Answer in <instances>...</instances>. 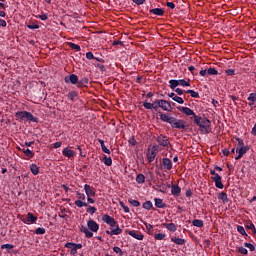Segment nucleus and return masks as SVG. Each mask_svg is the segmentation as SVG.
I'll return each mask as SVG.
<instances>
[{
  "instance_id": "nucleus-6",
  "label": "nucleus",
  "mask_w": 256,
  "mask_h": 256,
  "mask_svg": "<svg viewBox=\"0 0 256 256\" xmlns=\"http://www.w3.org/2000/svg\"><path fill=\"white\" fill-rule=\"evenodd\" d=\"M76 195L78 197V200H76L74 202V205H76V207H79L81 209V207H88L89 206V204H87V202H84L85 199H86V196H85L84 193L77 192Z\"/></svg>"
},
{
  "instance_id": "nucleus-14",
  "label": "nucleus",
  "mask_w": 256,
  "mask_h": 256,
  "mask_svg": "<svg viewBox=\"0 0 256 256\" xmlns=\"http://www.w3.org/2000/svg\"><path fill=\"white\" fill-rule=\"evenodd\" d=\"M168 189H171V193L174 197H179L181 195V187H179V185L168 184Z\"/></svg>"
},
{
  "instance_id": "nucleus-50",
  "label": "nucleus",
  "mask_w": 256,
  "mask_h": 256,
  "mask_svg": "<svg viewBox=\"0 0 256 256\" xmlns=\"http://www.w3.org/2000/svg\"><path fill=\"white\" fill-rule=\"evenodd\" d=\"M238 253H240L241 255H248L249 251L247 250V248L240 246L238 248Z\"/></svg>"
},
{
  "instance_id": "nucleus-61",
  "label": "nucleus",
  "mask_w": 256,
  "mask_h": 256,
  "mask_svg": "<svg viewBox=\"0 0 256 256\" xmlns=\"http://www.w3.org/2000/svg\"><path fill=\"white\" fill-rule=\"evenodd\" d=\"M225 73L226 75L233 76L235 75V69H227Z\"/></svg>"
},
{
  "instance_id": "nucleus-62",
  "label": "nucleus",
  "mask_w": 256,
  "mask_h": 256,
  "mask_svg": "<svg viewBox=\"0 0 256 256\" xmlns=\"http://www.w3.org/2000/svg\"><path fill=\"white\" fill-rule=\"evenodd\" d=\"M148 233H151V231H153V225L151 224H147V223H144Z\"/></svg>"
},
{
  "instance_id": "nucleus-48",
  "label": "nucleus",
  "mask_w": 256,
  "mask_h": 256,
  "mask_svg": "<svg viewBox=\"0 0 256 256\" xmlns=\"http://www.w3.org/2000/svg\"><path fill=\"white\" fill-rule=\"evenodd\" d=\"M207 75H219V71H217L215 68H208Z\"/></svg>"
},
{
  "instance_id": "nucleus-33",
  "label": "nucleus",
  "mask_w": 256,
  "mask_h": 256,
  "mask_svg": "<svg viewBox=\"0 0 256 256\" xmlns=\"http://www.w3.org/2000/svg\"><path fill=\"white\" fill-rule=\"evenodd\" d=\"M79 97V93L77 91H70L68 94H67V98L70 100V101H75V98Z\"/></svg>"
},
{
  "instance_id": "nucleus-46",
  "label": "nucleus",
  "mask_w": 256,
  "mask_h": 256,
  "mask_svg": "<svg viewBox=\"0 0 256 256\" xmlns=\"http://www.w3.org/2000/svg\"><path fill=\"white\" fill-rule=\"evenodd\" d=\"M86 211L90 215H95V213H97V208H95V206H88Z\"/></svg>"
},
{
  "instance_id": "nucleus-4",
  "label": "nucleus",
  "mask_w": 256,
  "mask_h": 256,
  "mask_svg": "<svg viewBox=\"0 0 256 256\" xmlns=\"http://www.w3.org/2000/svg\"><path fill=\"white\" fill-rule=\"evenodd\" d=\"M16 119L20 121H29L30 123H39V118L34 117L31 112L18 111L15 113Z\"/></svg>"
},
{
  "instance_id": "nucleus-5",
  "label": "nucleus",
  "mask_w": 256,
  "mask_h": 256,
  "mask_svg": "<svg viewBox=\"0 0 256 256\" xmlns=\"http://www.w3.org/2000/svg\"><path fill=\"white\" fill-rule=\"evenodd\" d=\"M160 106V99H156L153 103L147 102V100L143 103V107L148 110L154 109V111H159Z\"/></svg>"
},
{
  "instance_id": "nucleus-15",
  "label": "nucleus",
  "mask_w": 256,
  "mask_h": 256,
  "mask_svg": "<svg viewBox=\"0 0 256 256\" xmlns=\"http://www.w3.org/2000/svg\"><path fill=\"white\" fill-rule=\"evenodd\" d=\"M87 226L88 229L92 231V233H97V231H99V225L97 224V222H95V220H89L87 222Z\"/></svg>"
},
{
  "instance_id": "nucleus-16",
  "label": "nucleus",
  "mask_w": 256,
  "mask_h": 256,
  "mask_svg": "<svg viewBox=\"0 0 256 256\" xmlns=\"http://www.w3.org/2000/svg\"><path fill=\"white\" fill-rule=\"evenodd\" d=\"M84 191H85L87 197H95V195H96L95 188H93L89 184H85L84 185Z\"/></svg>"
},
{
  "instance_id": "nucleus-10",
  "label": "nucleus",
  "mask_w": 256,
  "mask_h": 256,
  "mask_svg": "<svg viewBox=\"0 0 256 256\" xmlns=\"http://www.w3.org/2000/svg\"><path fill=\"white\" fill-rule=\"evenodd\" d=\"M156 141L161 147H169L171 145V142L168 140L167 136L165 135L158 136Z\"/></svg>"
},
{
  "instance_id": "nucleus-24",
  "label": "nucleus",
  "mask_w": 256,
  "mask_h": 256,
  "mask_svg": "<svg viewBox=\"0 0 256 256\" xmlns=\"http://www.w3.org/2000/svg\"><path fill=\"white\" fill-rule=\"evenodd\" d=\"M80 231L81 233H84L87 239H91V237H93V232L89 231V228L87 226H81Z\"/></svg>"
},
{
  "instance_id": "nucleus-27",
  "label": "nucleus",
  "mask_w": 256,
  "mask_h": 256,
  "mask_svg": "<svg viewBox=\"0 0 256 256\" xmlns=\"http://www.w3.org/2000/svg\"><path fill=\"white\" fill-rule=\"evenodd\" d=\"M155 157H157L155 150H151L147 153V160L149 163H153L155 161Z\"/></svg>"
},
{
  "instance_id": "nucleus-25",
  "label": "nucleus",
  "mask_w": 256,
  "mask_h": 256,
  "mask_svg": "<svg viewBox=\"0 0 256 256\" xmlns=\"http://www.w3.org/2000/svg\"><path fill=\"white\" fill-rule=\"evenodd\" d=\"M154 203H155V207H157V209H165V207H167V204H165L163 202V199H161V198H155Z\"/></svg>"
},
{
  "instance_id": "nucleus-2",
  "label": "nucleus",
  "mask_w": 256,
  "mask_h": 256,
  "mask_svg": "<svg viewBox=\"0 0 256 256\" xmlns=\"http://www.w3.org/2000/svg\"><path fill=\"white\" fill-rule=\"evenodd\" d=\"M102 221L111 227V230H106V235H121L123 229L119 227V223L115 221V218L111 217L109 214L102 215Z\"/></svg>"
},
{
  "instance_id": "nucleus-32",
  "label": "nucleus",
  "mask_w": 256,
  "mask_h": 256,
  "mask_svg": "<svg viewBox=\"0 0 256 256\" xmlns=\"http://www.w3.org/2000/svg\"><path fill=\"white\" fill-rule=\"evenodd\" d=\"M163 225L164 227H166V229H168V231H171L172 233H175V231H177V226H175L174 223H164Z\"/></svg>"
},
{
  "instance_id": "nucleus-57",
  "label": "nucleus",
  "mask_w": 256,
  "mask_h": 256,
  "mask_svg": "<svg viewBox=\"0 0 256 256\" xmlns=\"http://www.w3.org/2000/svg\"><path fill=\"white\" fill-rule=\"evenodd\" d=\"M128 143L129 145H132L134 147L135 145H137V140H135V137L132 136L129 138Z\"/></svg>"
},
{
  "instance_id": "nucleus-59",
  "label": "nucleus",
  "mask_w": 256,
  "mask_h": 256,
  "mask_svg": "<svg viewBox=\"0 0 256 256\" xmlns=\"http://www.w3.org/2000/svg\"><path fill=\"white\" fill-rule=\"evenodd\" d=\"M101 149L103 153H106L107 155H111V150H109L107 146H105V144L101 146Z\"/></svg>"
},
{
  "instance_id": "nucleus-13",
  "label": "nucleus",
  "mask_w": 256,
  "mask_h": 256,
  "mask_svg": "<svg viewBox=\"0 0 256 256\" xmlns=\"http://www.w3.org/2000/svg\"><path fill=\"white\" fill-rule=\"evenodd\" d=\"M221 176L217 173L216 175L212 176V181H214L215 183V187H217V189H223V187H225V185H223V182L221 181Z\"/></svg>"
},
{
  "instance_id": "nucleus-1",
  "label": "nucleus",
  "mask_w": 256,
  "mask_h": 256,
  "mask_svg": "<svg viewBox=\"0 0 256 256\" xmlns=\"http://www.w3.org/2000/svg\"><path fill=\"white\" fill-rule=\"evenodd\" d=\"M160 120L164 123H169L171 125L172 129H187V125L185 120L183 119H177L169 113H160L159 114Z\"/></svg>"
},
{
  "instance_id": "nucleus-29",
  "label": "nucleus",
  "mask_w": 256,
  "mask_h": 256,
  "mask_svg": "<svg viewBox=\"0 0 256 256\" xmlns=\"http://www.w3.org/2000/svg\"><path fill=\"white\" fill-rule=\"evenodd\" d=\"M102 161L106 167H111V165H113V159L107 155L103 156Z\"/></svg>"
},
{
  "instance_id": "nucleus-43",
  "label": "nucleus",
  "mask_w": 256,
  "mask_h": 256,
  "mask_svg": "<svg viewBox=\"0 0 256 256\" xmlns=\"http://www.w3.org/2000/svg\"><path fill=\"white\" fill-rule=\"evenodd\" d=\"M1 249H7V253H11V249H15L13 244H3Z\"/></svg>"
},
{
  "instance_id": "nucleus-53",
  "label": "nucleus",
  "mask_w": 256,
  "mask_h": 256,
  "mask_svg": "<svg viewBox=\"0 0 256 256\" xmlns=\"http://www.w3.org/2000/svg\"><path fill=\"white\" fill-rule=\"evenodd\" d=\"M94 65H95V67H97L99 69V71H102V72L107 71V68H105V65H103V64L96 63Z\"/></svg>"
},
{
  "instance_id": "nucleus-22",
  "label": "nucleus",
  "mask_w": 256,
  "mask_h": 256,
  "mask_svg": "<svg viewBox=\"0 0 256 256\" xmlns=\"http://www.w3.org/2000/svg\"><path fill=\"white\" fill-rule=\"evenodd\" d=\"M157 188H155L156 191L159 193H167V189H169V184L166 185L165 183L157 184Z\"/></svg>"
},
{
  "instance_id": "nucleus-3",
  "label": "nucleus",
  "mask_w": 256,
  "mask_h": 256,
  "mask_svg": "<svg viewBox=\"0 0 256 256\" xmlns=\"http://www.w3.org/2000/svg\"><path fill=\"white\" fill-rule=\"evenodd\" d=\"M195 125L200 128L201 133L207 135L211 133V120L208 118H202L201 116H195L194 119Z\"/></svg>"
},
{
  "instance_id": "nucleus-63",
  "label": "nucleus",
  "mask_w": 256,
  "mask_h": 256,
  "mask_svg": "<svg viewBox=\"0 0 256 256\" xmlns=\"http://www.w3.org/2000/svg\"><path fill=\"white\" fill-rule=\"evenodd\" d=\"M27 28L28 29H39V25H37V24H28Z\"/></svg>"
},
{
  "instance_id": "nucleus-60",
  "label": "nucleus",
  "mask_w": 256,
  "mask_h": 256,
  "mask_svg": "<svg viewBox=\"0 0 256 256\" xmlns=\"http://www.w3.org/2000/svg\"><path fill=\"white\" fill-rule=\"evenodd\" d=\"M36 18L41 19V21H47L49 19L47 14L38 15V16H36Z\"/></svg>"
},
{
  "instance_id": "nucleus-9",
  "label": "nucleus",
  "mask_w": 256,
  "mask_h": 256,
  "mask_svg": "<svg viewBox=\"0 0 256 256\" xmlns=\"http://www.w3.org/2000/svg\"><path fill=\"white\" fill-rule=\"evenodd\" d=\"M160 109L167 111V113H171V111H173V106L169 101L160 99Z\"/></svg>"
},
{
  "instance_id": "nucleus-20",
  "label": "nucleus",
  "mask_w": 256,
  "mask_h": 256,
  "mask_svg": "<svg viewBox=\"0 0 256 256\" xmlns=\"http://www.w3.org/2000/svg\"><path fill=\"white\" fill-rule=\"evenodd\" d=\"M62 155L64 157H68V159H71L72 157H75V151L69 149V148H64L62 150Z\"/></svg>"
},
{
  "instance_id": "nucleus-35",
  "label": "nucleus",
  "mask_w": 256,
  "mask_h": 256,
  "mask_svg": "<svg viewBox=\"0 0 256 256\" xmlns=\"http://www.w3.org/2000/svg\"><path fill=\"white\" fill-rule=\"evenodd\" d=\"M143 209H146V211H151L153 209V202L151 200H148L142 204Z\"/></svg>"
},
{
  "instance_id": "nucleus-42",
  "label": "nucleus",
  "mask_w": 256,
  "mask_h": 256,
  "mask_svg": "<svg viewBox=\"0 0 256 256\" xmlns=\"http://www.w3.org/2000/svg\"><path fill=\"white\" fill-rule=\"evenodd\" d=\"M35 235H45V233H47V230L43 227H38L35 231H34Z\"/></svg>"
},
{
  "instance_id": "nucleus-28",
  "label": "nucleus",
  "mask_w": 256,
  "mask_h": 256,
  "mask_svg": "<svg viewBox=\"0 0 256 256\" xmlns=\"http://www.w3.org/2000/svg\"><path fill=\"white\" fill-rule=\"evenodd\" d=\"M22 153H24V155L28 157V159H33V157H35V152L31 151L28 148H23Z\"/></svg>"
},
{
  "instance_id": "nucleus-30",
  "label": "nucleus",
  "mask_w": 256,
  "mask_h": 256,
  "mask_svg": "<svg viewBox=\"0 0 256 256\" xmlns=\"http://www.w3.org/2000/svg\"><path fill=\"white\" fill-rule=\"evenodd\" d=\"M66 248H71V247H75V249L78 251V249H83V244H77V243H73V242H67L65 244Z\"/></svg>"
},
{
  "instance_id": "nucleus-11",
  "label": "nucleus",
  "mask_w": 256,
  "mask_h": 256,
  "mask_svg": "<svg viewBox=\"0 0 256 256\" xmlns=\"http://www.w3.org/2000/svg\"><path fill=\"white\" fill-rule=\"evenodd\" d=\"M162 169L164 171H171L173 169V162L169 158L162 159Z\"/></svg>"
},
{
  "instance_id": "nucleus-47",
  "label": "nucleus",
  "mask_w": 256,
  "mask_h": 256,
  "mask_svg": "<svg viewBox=\"0 0 256 256\" xmlns=\"http://www.w3.org/2000/svg\"><path fill=\"white\" fill-rule=\"evenodd\" d=\"M128 202L130 203V205H132L133 207H140L141 206V202L134 200V199H129Z\"/></svg>"
},
{
  "instance_id": "nucleus-7",
  "label": "nucleus",
  "mask_w": 256,
  "mask_h": 256,
  "mask_svg": "<svg viewBox=\"0 0 256 256\" xmlns=\"http://www.w3.org/2000/svg\"><path fill=\"white\" fill-rule=\"evenodd\" d=\"M178 111H180V113H184V115H186L187 117H193L195 119V117H199L197 114H195V112L189 108V107H184V106H178L177 107Z\"/></svg>"
},
{
  "instance_id": "nucleus-21",
  "label": "nucleus",
  "mask_w": 256,
  "mask_h": 256,
  "mask_svg": "<svg viewBox=\"0 0 256 256\" xmlns=\"http://www.w3.org/2000/svg\"><path fill=\"white\" fill-rule=\"evenodd\" d=\"M89 85V78L83 77L80 80H78V89H83V87H87Z\"/></svg>"
},
{
  "instance_id": "nucleus-54",
  "label": "nucleus",
  "mask_w": 256,
  "mask_h": 256,
  "mask_svg": "<svg viewBox=\"0 0 256 256\" xmlns=\"http://www.w3.org/2000/svg\"><path fill=\"white\" fill-rule=\"evenodd\" d=\"M173 101H175L176 103H179V105H183V103H185V100H183V98L179 96H175Z\"/></svg>"
},
{
  "instance_id": "nucleus-40",
  "label": "nucleus",
  "mask_w": 256,
  "mask_h": 256,
  "mask_svg": "<svg viewBox=\"0 0 256 256\" xmlns=\"http://www.w3.org/2000/svg\"><path fill=\"white\" fill-rule=\"evenodd\" d=\"M136 183H138L139 185H143V183H145V175L138 174L136 176Z\"/></svg>"
},
{
  "instance_id": "nucleus-55",
  "label": "nucleus",
  "mask_w": 256,
  "mask_h": 256,
  "mask_svg": "<svg viewBox=\"0 0 256 256\" xmlns=\"http://www.w3.org/2000/svg\"><path fill=\"white\" fill-rule=\"evenodd\" d=\"M236 141H238V148H245V142L241 138H236Z\"/></svg>"
},
{
  "instance_id": "nucleus-34",
  "label": "nucleus",
  "mask_w": 256,
  "mask_h": 256,
  "mask_svg": "<svg viewBox=\"0 0 256 256\" xmlns=\"http://www.w3.org/2000/svg\"><path fill=\"white\" fill-rule=\"evenodd\" d=\"M218 199L223 201V203H229V198L227 197V193L221 192L218 194Z\"/></svg>"
},
{
  "instance_id": "nucleus-56",
  "label": "nucleus",
  "mask_w": 256,
  "mask_h": 256,
  "mask_svg": "<svg viewBox=\"0 0 256 256\" xmlns=\"http://www.w3.org/2000/svg\"><path fill=\"white\" fill-rule=\"evenodd\" d=\"M244 247H247V249H250V251H255V245L249 242L244 243Z\"/></svg>"
},
{
  "instance_id": "nucleus-39",
  "label": "nucleus",
  "mask_w": 256,
  "mask_h": 256,
  "mask_svg": "<svg viewBox=\"0 0 256 256\" xmlns=\"http://www.w3.org/2000/svg\"><path fill=\"white\" fill-rule=\"evenodd\" d=\"M30 171L34 175H39V166H37V164H31Z\"/></svg>"
},
{
  "instance_id": "nucleus-31",
  "label": "nucleus",
  "mask_w": 256,
  "mask_h": 256,
  "mask_svg": "<svg viewBox=\"0 0 256 256\" xmlns=\"http://www.w3.org/2000/svg\"><path fill=\"white\" fill-rule=\"evenodd\" d=\"M178 86H180V87H191V80L188 79V81H186L185 79H180V80H178Z\"/></svg>"
},
{
  "instance_id": "nucleus-17",
  "label": "nucleus",
  "mask_w": 256,
  "mask_h": 256,
  "mask_svg": "<svg viewBox=\"0 0 256 256\" xmlns=\"http://www.w3.org/2000/svg\"><path fill=\"white\" fill-rule=\"evenodd\" d=\"M247 151H249L248 146H245V148H236V153H238V156L235 157V160L239 161V159H241L243 157V155H245V153H247Z\"/></svg>"
},
{
  "instance_id": "nucleus-23",
  "label": "nucleus",
  "mask_w": 256,
  "mask_h": 256,
  "mask_svg": "<svg viewBox=\"0 0 256 256\" xmlns=\"http://www.w3.org/2000/svg\"><path fill=\"white\" fill-rule=\"evenodd\" d=\"M80 231L81 233H84L87 239H91V237H93V232L89 231V228L87 226H81Z\"/></svg>"
},
{
  "instance_id": "nucleus-49",
  "label": "nucleus",
  "mask_w": 256,
  "mask_h": 256,
  "mask_svg": "<svg viewBox=\"0 0 256 256\" xmlns=\"http://www.w3.org/2000/svg\"><path fill=\"white\" fill-rule=\"evenodd\" d=\"M69 47H70V49H74L75 51H81V46H79L73 42L69 43Z\"/></svg>"
},
{
  "instance_id": "nucleus-45",
  "label": "nucleus",
  "mask_w": 256,
  "mask_h": 256,
  "mask_svg": "<svg viewBox=\"0 0 256 256\" xmlns=\"http://www.w3.org/2000/svg\"><path fill=\"white\" fill-rule=\"evenodd\" d=\"M237 231L240 233V235H243L244 237H247V232L245 231V228L243 226L238 225L237 226Z\"/></svg>"
},
{
  "instance_id": "nucleus-36",
  "label": "nucleus",
  "mask_w": 256,
  "mask_h": 256,
  "mask_svg": "<svg viewBox=\"0 0 256 256\" xmlns=\"http://www.w3.org/2000/svg\"><path fill=\"white\" fill-rule=\"evenodd\" d=\"M171 241H172V243H175L176 245H185V239H182V238L172 237Z\"/></svg>"
},
{
  "instance_id": "nucleus-37",
  "label": "nucleus",
  "mask_w": 256,
  "mask_h": 256,
  "mask_svg": "<svg viewBox=\"0 0 256 256\" xmlns=\"http://www.w3.org/2000/svg\"><path fill=\"white\" fill-rule=\"evenodd\" d=\"M192 225H193L194 227L201 228V227H203V226L205 225V223L203 222V220L194 219V220L192 221Z\"/></svg>"
},
{
  "instance_id": "nucleus-12",
  "label": "nucleus",
  "mask_w": 256,
  "mask_h": 256,
  "mask_svg": "<svg viewBox=\"0 0 256 256\" xmlns=\"http://www.w3.org/2000/svg\"><path fill=\"white\" fill-rule=\"evenodd\" d=\"M128 235H130V237H133L134 239H137L138 241H143L144 239V235L137 230H128L127 231Z\"/></svg>"
},
{
  "instance_id": "nucleus-19",
  "label": "nucleus",
  "mask_w": 256,
  "mask_h": 256,
  "mask_svg": "<svg viewBox=\"0 0 256 256\" xmlns=\"http://www.w3.org/2000/svg\"><path fill=\"white\" fill-rule=\"evenodd\" d=\"M149 13H152V15H157L158 17H163L165 15V10H163V8H154L149 10Z\"/></svg>"
},
{
  "instance_id": "nucleus-41",
  "label": "nucleus",
  "mask_w": 256,
  "mask_h": 256,
  "mask_svg": "<svg viewBox=\"0 0 256 256\" xmlns=\"http://www.w3.org/2000/svg\"><path fill=\"white\" fill-rule=\"evenodd\" d=\"M184 93L189 94L194 99H199V97H200L199 92H195V90H187V91H184Z\"/></svg>"
},
{
  "instance_id": "nucleus-8",
  "label": "nucleus",
  "mask_w": 256,
  "mask_h": 256,
  "mask_svg": "<svg viewBox=\"0 0 256 256\" xmlns=\"http://www.w3.org/2000/svg\"><path fill=\"white\" fill-rule=\"evenodd\" d=\"M64 81L67 84L75 85L77 87L79 84V76L76 74H70L64 77Z\"/></svg>"
},
{
  "instance_id": "nucleus-38",
  "label": "nucleus",
  "mask_w": 256,
  "mask_h": 256,
  "mask_svg": "<svg viewBox=\"0 0 256 256\" xmlns=\"http://www.w3.org/2000/svg\"><path fill=\"white\" fill-rule=\"evenodd\" d=\"M169 87H170V89H172V90L177 89V87H179V82H178V80H175V79L169 80Z\"/></svg>"
},
{
  "instance_id": "nucleus-26",
  "label": "nucleus",
  "mask_w": 256,
  "mask_h": 256,
  "mask_svg": "<svg viewBox=\"0 0 256 256\" xmlns=\"http://www.w3.org/2000/svg\"><path fill=\"white\" fill-rule=\"evenodd\" d=\"M247 101H249V107H253V105L256 104V93H250L247 98Z\"/></svg>"
},
{
  "instance_id": "nucleus-51",
  "label": "nucleus",
  "mask_w": 256,
  "mask_h": 256,
  "mask_svg": "<svg viewBox=\"0 0 256 256\" xmlns=\"http://www.w3.org/2000/svg\"><path fill=\"white\" fill-rule=\"evenodd\" d=\"M113 251H114V253H117V255H119V256L124 255L123 250H121L118 246L113 247Z\"/></svg>"
},
{
  "instance_id": "nucleus-18",
  "label": "nucleus",
  "mask_w": 256,
  "mask_h": 256,
  "mask_svg": "<svg viewBox=\"0 0 256 256\" xmlns=\"http://www.w3.org/2000/svg\"><path fill=\"white\" fill-rule=\"evenodd\" d=\"M37 221V216L33 215V213L29 212L26 216V219L23 220V223L29 225V223H35Z\"/></svg>"
},
{
  "instance_id": "nucleus-58",
  "label": "nucleus",
  "mask_w": 256,
  "mask_h": 256,
  "mask_svg": "<svg viewBox=\"0 0 256 256\" xmlns=\"http://www.w3.org/2000/svg\"><path fill=\"white\" fill-rule=\"evenodd\" d=\"M86 59H88V61L95 59V55H93V52H87Z\"/></svg>"
},
{
  "instance_id": "nucleus-44",
  "label": "nucleus",
  "mask_w": 256,
  "mask_h": 256,
  "mask_svg": "<svg viewBox=\"0 0 256 256\" xmlns=\"http://www.w3.org/2000/svg\"><path fill=\"white\" fill-rule=\"evenodd\" d=\"M165 237H167V235L164 233H158L154 235V239H156V241H163Z\"/></svg>"
},
{
  "instance_id": "nucleus-64",
  "label": "nucleus",
  "mask_w": 256,
  "mask_h": 256,
  "mask_svg": "<svg viewBox=\"0 0 256 256\" xmlns=\"http://www.w3.org/2000/svg\"><path fill=\"white\" fill-rule=\"evenodd\" d=\"M145 1L146 0H132V2L135 3V5H143Z\"/></svg>"
},
{
  "instance_id": "nucleus-52",
  "label": "nucleus",
  "mask_w": 256,
  "mask_h": 256,
  "mask_svg": "<svg viewBox=\"0 0 256 256\" xmlns=\"http://www.w3.org/2000/svg\"><path fill=\"white\" fill-rule=\"evenodd\" d=\"M247 229H249L250 231H252V235L256 234V229H255V224L250 223L249 225L246 226Z\"/></svg>"
}]
</instances>
